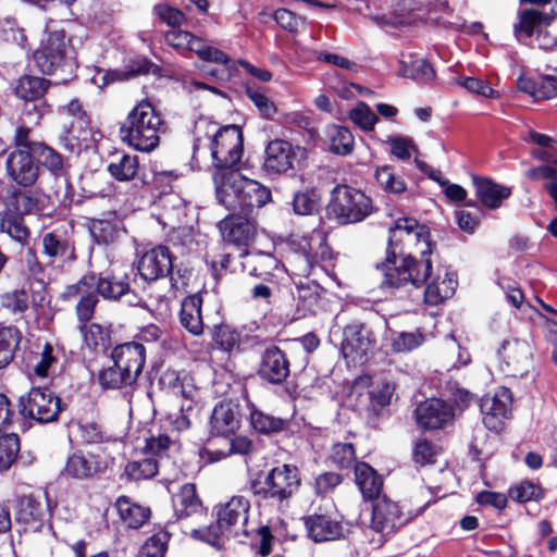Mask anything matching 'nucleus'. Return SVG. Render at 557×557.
I'll return each mask as SVG.
<instances>
[{
    "label": "nucleus",
    "mask_w": 557,
    "mask_h": 557,
    "mask_svg": "<svg viewBox=\"0 0 557 557\" xmlns=\"http://www.w3.org/2000/svg\"><path fill=\"white\" fill-rule=\"evenodd\" d=\"M434 244L428 226L412 218H400L389 228L388 250L381 264L383 284L401 287L411 284L420 287L430 276L432 262L428 258Z\"/></svg>",
    "instance_id": "nucleus-1"
},
{
    "label": "nucleus",
    "mask_w": 557,
    "mask_h": 557,
    "mask_svg": "<svg viewBox=\"0 0 557 557\" xmlns=\"http://www.w3.org/2000/svg\"><path fill=\"white\" fill-rule=\"evenodd\" d=\"M213 182L220 203L243 214H249L253 208H260L271 200L269 188L238 171L214 172Z\"/></svg>",
    "instance_id": "nucleus-2"
},
{
    "label": "nucleus",
    "mask_w": 557,
    "mask_h": 557,
    "mask_svg": "<svg viewBox=\"0 0 557 557\" xmlns=\"http://www.w3.org/2000/svg\"><path fill=\"white\" fill-rule=\"evenodd\" d=\"M163 121L153 106L143 100L127 114L120 127V137L123 143L135 150L150 152L160 143Z\"/></svg>",
    "instance_id": "nucleus-3"
},
{
    "label": "nucleus",
    "mask_w": 557,
    "mask_h": 557,
    "mask_svg": "<svg viewBox=\"0 0 557 557\" xmlns=\"http://www.w3.org/2000/svg\"><path fill=\"white\" fill-rule=\"evenodd\" d=\"M34 59L39 70L47 75L72 71L75 64V51L62 29L47 30Z\"/></svg>",
    "instance_id": "nucleus-4"
},
{
    "label": "nucleus",
    "mask_w": 557,
    "mask_h": 557,
    "mask_svg": "<svg viewBox=\"0 0 557 557\" xmlns=\"http://www.w3.org/2000/svg\"><path fill=\"white\" fill-rule=\"evenodd\" d=\"M374 211L372 200L361 190L337 185L332 190L327 213L339 224L357 223Z\"/></svg>",
    "instance_id": "nucleus-5"
},
{
    "label": "nucleus",
    "mask_w": 557,
    "mask_h": 557,
    "mask_svg": "<svg viewBox=\"0 0 557 557\" xmlns=\"http://www.w3.org/2000/svg\"><path fill=\"white\" fill-rule=\"evenodd\" d=\"M213 131L210 139V151L215 172L235 171L233 168L240 161L243 154V133L236 125H227Z\"/></svg>",
    "instance_id": "nucleus-6"
},
{
    "label": "nucleus",
    "mask_w": 557,
    "mask_h": 557,
    "mask_svg": "<svg viewBox=\"0 0 557 557\" xmlns=\"http://www.w3.org/2000/svg\"><path fill=\"white\" fill-rule=\"evenodd\" d=\"M250 502L244 496H233L215 507L220 535L225 537H247Z\"/></svg>",
    "instance_id": "nucleus-7"
},
{
    "label": "nucleus",
    "mask_w": 557,
    "mask_h": 557,
    "mask_svg": "<svg viewBox=\"0 0 557 557\" xmlns=\"http://www.w3.org/2000/svg\"><path fill=\"white\" fill-rule=\"evenodd\" d=\"M20 414L38 423H50L58 420L61 412V400L48 388H32L20 397Z\"/></svg>",
    "instance_id": "nucleus-8"
},
{
    "label": "nucleus",
    "mask_w": 557,
    "mask_h": 557,
    "mask_svg": "<svg viewBox=\"0 0 557 557\" xmlns=\"http://www.w3.org/2000/svg\"><path fill=\"white\" fill-rule=\"evenodd\" d=\"M92 281L83 276L75 284L67 285L60 295L64 301L77 299L75 313L79 322V332L86 336L87 323L94 318L99 296L92 288Z\"/></svg>",
    "instance_id": "nucleus-9"
},
{
    "label": "nucleus",
    "mask_w": 557,
    "mask_h": 557,
    "mask_svg": "<svg viewBox=\"0 0 557 557\" xmlns=\"http://www.w3.org/2000/svg\"><path fill=\"white\" fill-rule=\"evenodd\" d=\"M498 356L503 371L511 376H524L533 367V348L525 339L505 341Z\"/></svg>",
    "instance_id": "nucleus-10"
},
{
    "label": "nucleus",
    "mask_w": 557,
    "mask_h": 557,
    "mask_svg": "<svg viewBox=\"0 0 557 557\" xmlns=\"http://www.w3.org/2000/svg\"><path fill=\"white\" fill-rule=\"evenodd\" d=\"M300 486L299 471L292 465H282L273 468L264 479L257 494L263 493L265 497L276 500L289 498Z\"/></svg>",
    "instance_id": "nucleus-11"
},
{
    "label": "nucleus",
    "mask_w": 557,
    "mask_h": 557,
    "mask_svg": "<svg viewBox=\"0 0 557 557\" xmlns=\"http://www.w3.org/2000/svg\"><path fill=\"white\" fill-rule=\"evenodd\" d=\"M398 9L391 15L376 17L379 23L391 24L394 26L411 24L416 20H429L438 23L437 17L431 16V11L438 7H444L443 0H397Z\"/></svg>",
    "instance_id": "nucleus-12"
},
{
    "label": "nucleus",
    "mask_w": 557,
    "mask_h": 557,
    "mask_svg": "<svg viewBox=\"0 0 557 557\" xmlns=\"http://www.w3.org/2000/svg\"><path fill=\"white\" fill-rule=\"evenodd\" d=\"M372 332L363 324L355 323L344 329L342 354L347 363L363 364L374 347Z\"/></svg>",
    "instance_id": "nucleus-13"
},
{
    "label": "nucleus",
    "mask_w": 557,
    "mask_h": 557,
    "mask_svg": "<svg viewBox=\"0 0 557 557\" xmlns=\"http://www.w3.org/2000/svg\"><path fill=\"white\" fill-rule=\"evenodd\" d=\"M512 405L511 392L499 387L493 395H485L480 400L482 421L486 429L498 432L509 417Z\"/></svg>",
    "instance_id": "nucleus-14"
},
{
    "label": "nucleus",
    "mask_w": 557,
    "mask_h": 557,
    "mask_svg": "<svg viewBox=\"0 0 557 557\" xmlns=\"http://www.w3.org/2000/svg\"><path fill=\"white\" fill-rule=\"evenodd\" d=\"M37 156L39 163L47 169L57 180H61L64 184V191L61 189L55 190V196L59 201L67 207L73 201V188L70 184L67 176V163L61 153L55 149L44 144L37 146V151L34 153Z\"/></svg>",
    "instance_id": "nucleus-15"
},
{
    "label": "nucleus",
    "mask_w": 557,
    "mask_h": 557,
    "mask_svg": "<svg viewBox=\"0 0 557 557\" xmlns=\"http://www.w3.org/2000/svg\"><path fill=\"white\" fill-rule=\"evenodd\" d=\"M33 154L20 148L13 149L7 157V174L20 186L30 187L39 177V165L35 162Z\"/></svg>",
    "instance_id": "nucleus-16"
},
{
    "label": "nucleus",
    "mask_w": 557,
    "mask_h": 557,
    "mask_svg": "<svg viewBox=\"0 0 557 557\" xmlns=\"http://www.w3.org/2000/svg\"><path fill=\"white\" fill-rule=\"evenodd\" d=\"M407 519L403 516L397 503L386 496L373 502L371 528L383 535H389L403 527Z\"/></svg>",
    "instance_id": "nucleus-17"
},
{
    "label": "nucleus",
    "mask_w": 557,
    "mask_h": 557,
    "mask_svg": "<svg viewBox=\"0 0 557 557\" xmlns=\"http://www.w3.org/2000/svg\"><path fill=\"white\" fill-rule=\"evenodd\" d=\"M138 272L145 281H156L168 276L173 270L170 249L158 246L146 251L139 259Z\"/></svg>",
    "instance_id": "nucleus-18"
},
{
    "label": "nucleus",
    "mask_w": 557,
    "mask_h": 557,
    "mask_svg": "<svg viewBox=\"0 0 557 557\" xmlns=\"http://www.w3.org/2000/svg\"><path fill=\"white\" fill-rule=\"evenodd\" d=\"M418 425L424 430H437L449 423L453 408L442 399L430 398L418 405L414 411Z\"/></svg>",
    "instance_id": "nucleus-19"
},
{
    "label": "nucleus",
    "mask_w": 557,
    "mask_h": 557,
    "mask_svg": "<svg viewBox=\"0 0 557 557\" xmlns=\"http://www.w3.org/2000/svg\"><path fill=\"white\" fill-rule=\"evenodd\" d=\"M299 152H301L300 147H294L286 140H272L265 148L264 170L275 174L285 173L293 168Z\"/></svg>",
    "instance_id": "nucleus-20"
},
{
    "label": "nucleus",
    "mask_w": 557,
    "mask_h": 557,
    "mask_svg": "<svg viewBox=\"0 0 557 557\" xmlns=\"http://www.w3.org/2000/svg\"><path fill=\"white\" fill-rule=\"evenodd\" d=\"M146 360V350L140 343H125L112 351V361L125 372L128 380L134 382L141 373Z\"/></svg>",
    "instance_id": "nucleus-21"
},
{
    "label": "nucleus",
    "mask_w": 557,
    "mask_h": 557,
    "mask_svg": "<svg viewBox=\"0 0 557 557\" xmlns=\"http://www.w3.org/2000/svg\"><path fill=\"white\" fill-rule=\"evenodd\" d=\"M555 18L554 10L540 11L536 9H523L518 12L517 23L513 24L516 38L521 41L523 38H531L543 32L544 27L550 25Z\"/></svg>",
    "instance_id": "nucleus-22"
},
{
    "label": "nucleus",
    "mask_w": 557,
    "mask_h": 557,
    "mask_svg": "<svg viewBox=\"0 0 557 557\" xmlns=\"http://www.w3.org/2000/svg\"><path fill=\"white\" fill-rule=\"evenodd\" d=\"M84 276L92 281V288L99 297L106 300L119 301L123 297H128L127 302L133 304L136 299L128 282L124 278H119L114 275H101L94 272L87 273Z\"/></svg>",
    "instance_id": "nucleus-23"
},
{
    "label": "nucleus",
    "mask_w": 557,
    "mask_h": 557,
    "mask_svg": "<svg viewBox=\"0 0 557 557\" xmlns=\"http://www.w3.org/2000/svg\"><path fill=\"white\" fill-rule=\"evenodd\" d=\"M249 214H230L219 223L224 240L235 245H248L256 234L255 223Z\"/></svg>",
    "instance_id": "nucleus-24"
},
{
    "label": "nucleus",
    "mask_w": 557,
    "mask_h": 557,
    "mask_svg": "<svg viewBox=\"0 0 557 557\" xmlns=\"http://www.w3.org/2000/svg\"><path fill=\"white\" fill-rule=\"evenodd\" d=\"M308 536L317 543L335 541L343 536V525L330 515L313 513L304 519Z\"/></svg>",
    "instance_id": "nucleus-25"
},
{
    "label": "nucleus",
    "mask_w": 557,
    "mask_h": 557,
    "mask_svg": "<svg viewBox=\"0 0 557 557\" xmlns=\"http://www.w3.org/2000/svg\"><path fill=\"white\" fill-rule=\"evenodd\" d=\"M240 424L238 406L232 401L218 404L210 418V432L213 435L230 436L234 434Z\"/></svg>",
    "instance_id": "nucleus-26"
},
{
    "label": "nucleus",
    "mask_w": 557,
    "mask_h": 557,
    "mask_svg": "<svg viewBox=\"0 0 557 557\" xmlns=\"http://www.w3.org/2000/svg\"><path fill=\"white\" fill-rule=\"evenodd\" d=\"M259 374L273 384L282 383L289 374V362L276 346L267 348L262 355Z\"/></svg>",
    "instance_id": "nucleus-27"
},
{
    "label": "nucleus",
    "mask_w": 557,
    "mask_h": 557,
    "mask_svg": "<svg viewBox=\"0 0 557 557\" xmlns=\"http://www.w3.org/2000/svg\"><path fill=\"white\" fill-rule=\"evenodd\" d=\"M4 210L24 215L45 210V197L34 190L14 189L4 200Z\"/></svg>",
    "instance_id": "nucleus-28"
},
{
    "label": "nucleus",
    "mask_w": 557,
    "mask_h": 557,
    "mask_svg": "<svg viewBox=\"0 0 557 557\" xmlns=\"http://www.w3.org/2000/svg\"><path fill=\"white\" fill-rule=\"evenodd\" d=\"M424 284H426L424 299L430 306H437L445 299L450 298L455 294L457 287L456 278L448 272H444L443 275L437 272L433 276L431 271L430 276L422 285Z\"/></svg>",
    "instance_id": "nucleus-29"
},
{
    "label": "nucleus",
    "mask_w": 557,
    "mask_h": 557,
    "mask_svg": "<svg viewBox=\"0 0 557 557\" xmlns=\"http://www.w3.org/2000/svg\"><path fill=\"white\" fill-rule=\"evenodd\" d=\"M42 251L52 262H66L76 259L74 244L65 234L48 232L42 236Z\"/></svg>",
    "instance_id": "nucleus-30"
},
{
    "label": "nucleus",
    "mask_w": 557,
    "mask_h": 557,
    "mask_svg": "<svg viewBox=\"0 0 557 557\" xmlns=\"http://www.w3.org/2000/svg\"><path fill=\"white\" fill-rule=\"evenodd\" d=\"M475 195L490 209H497L511 195V188L502 186L490 178L473 176Z\"/></svg>",
    "instance_id": "nucleus-31"
},
{
    "label": "nucleus",
    "mask_w": 557,
    "mask_h": 557,
    "mask_svg": "<svg viewBox=\"0 0 557 557\" xmlns=\"http://www.w3.org/2000/svg\"><path fill=\"white\" fill-rule=\"evenodd\" d=\"M98 471L99 465L96 456L75 451L67 457L63 474L75 480H87Z\"/></svg>",
    "instance_id": "nucleus-32"
},
{
    "label": "nucleus",
    "mask_w": 557,
    "mask_h": 557,
    "mask_svg": "<svg viewBox=\"0 0 557 557\" xmlns=\"http://www.w3.org/2000/svg\"><path fill=\"white\" fill-rule=\"evenodd\" d=\"M355 479L366 499L374 502L381 498L383 479L372 467L366 462H357L355 466Z\"/></svg>",
    "instance_id": "nucleus-33"
},
{
    "label": "nucleus",
    "mask_w": 557,
    "mask_h": 557,
    "mask_svg": "<svg viewBox=\"0 0 557 557\" xmlns=\"http://www.w3.org/2000/svg\"><path fill=\"white\" fill-rule=\"evenodd\" d=\"M201 306L202 298L198 294L187 296L181 305L180 322L193 335H200L203 332Z\"/></svg>",
    "instance_id": "nucleus-34"
},
{
    "label": "nucleus",
    "mask_w": 557,
    "mask_h": 557,
    "mask_svg": "<svg viewBox=\"0 0 557 557\" xmlns=\"http://www.w3.org/2000/svg\"><path fill=\"white\" fill-rule=\"evenodd\" d=\"M240 257L245 259L243 265L248 268L249 273L259 277H267L272 275L273 271L280 269L278 260L271 253L253 250H246L240 253Z\"/></svg>",
    "instance_id": "nucleus-35"
},
{
    "label": "nucleus",
    "mask_w": 557,
    "mask_h": 557,
    "mask_svg": "<svg viewBox=\"0 0 557 557\" xmlns=\"http://www.w3.org/2000/svg\"><path fill=\"white\" fill-rule=\"evenodd\" d=\"M115 507L121 520L132 529L140 528L150 517L149 508L133 503L127 496L119 497Z\"/></svg>",
    "instance_id": "nucleus-36"
},
{
    "label": "nucleus",
    "mask_w": 557,
    "mask_h": 557,
    "mask_svg": "<svg viewBox=\"0 0 557 557\" xmlns=\"http://www.w3.org/2000/svg\"><path fill=\"white\" fill-rule=\"evenodd\" d=\"M174 511L178 519L189 517L202 510V503L193 483L184 484L173 499Z\"/></svg>",
    "instance_id": "nucleus-37"
},
{
    "label": "nucleus",
    "mask_w": 557,
    "mask_h": 557,
    "mask_svg": "<svg viewBox=\"0 0 557 557\" xmlns=\"http://www.w3.org/2000/svg\"><path fill=\"white\" fill-rule=\"evenodd\" d=\"M140 170L137 156L116 153L108 165V172L119 182H128L138 176Z\"/></svg>",
    "instance_id": "nucleus-38"
},
{
    "label": "nucleus",
    "mask_w": 557,
    "mask_h": 557,
    "mask_svg": "<svg viewBox=\"0 0 557 557\" xmlns=\"http://www.w3.org/2000/svg\"><path fill=\"white\" fill-rule=\"evenodd\" d=\"M325 136L332 152L341 156L351 153L355 140L351 132L347 127L336 124L327 125Z\"/></svg>",
    "instance_id": "nucleus-39"
},
{
    "label": "nucleus",
    "mask_w": 557,
    "mask_h": 557,
    "mask_svg": "<svg viewBox=\"0 0 557 557\" xmlns=\"http://www.w3.org/2000/svg\"><path fill=\"white\" fill-rule=\"evenodd\" d=\"M0 231L21 245H26L30 235L23 216L7 210L1 213Z\"/></svg>",
    "instance_id": "nucleus-40"
},
{
    "label": "nucleus",
    "mask_w": 557,
    "mask_h": 557,
    "mask_svg": "<svg viewBox=\"0 0 557 557\" xmlns=\"http://www.w3.org/2000/svg\"><path fill=\"white\" fill-rule=\"evenodd\" d=\"M45 517V509L33 495L23 496L18 502L16 519L26 525L34 524L37 529Z\"/></svg>",
    "instance_id": "nucleus-41"
},
{
    "label": "nucleus",
    "mask_w": 557,
    "mask_h": 557,
    "mask_svg": "<svg viewBox=\"0 0 557 557\" xmlns=\"http://www.w3.org/2000/svg\"><path fill=\"white\" fill-rule=\"evenodd\" d=\"M50 82L42 77L23 76L18 79L15 94L25 101H35L45 96Z\"/></svg>",
    "instance_id": "nucleus-42"
},
{
    "label": "nucleus",
    "mask_w": 557,
    "mask_h": 557,
    "mask_svg": "<svg viewBox=\"0 0 557 557\" xmlns=\"http://www.w3.org/2000/svg\"><path fill=\"white\" fill-rule=\"evenodd\" d=\"M374 177L380 188L385 193L399 195L407 189L404 178L397 175L389 165L377 168Z\"/></svg>",
    "instance_id": "nucleus-43"
},
{
    "label": "nucleus",
    "mask_w": 557,
    "mask_h": 557,
    "mask_svg": "<svg viewBox=\"0 0 557 557\" xmlns=\"http://www.w3.org/2000/svg\"><path fill=\"white\" fill-rule=\"evenodd\" d=\"M20 343V332L12 326L0 329V369L5 368L13 359Z\"/></svg>",
    "instance_id": "nucleus-44"
},
{
    "label": "nucleus",
    "mask_w": 557,
    "mask_h": 557,
    "mask_svg": "<svg viewBox=\"0 0 557 557\" xmlns=\"http://www.w3.org/2000/svg\"><path fill=\"white\" fill-rule=\"evenodd\" d=\"M250 424L259 433H276L284 429L285 421L255 407L250 411Z\"/></svg>",
    "instance_id": "nucleus-45"
},
{
    "label": "nucleus",
    "mask_w": 557,
    "mask_h": 557,
    "mask_svg": "<svg viewBox=\"0 0 557 557\" xmlns=\"http://www.w3.org/2000/svg\"><path fill=\"white\" fill-rule=\"evenodd\" d=\"M525 175L528 178L533 181H547L544 188L552 197L555 209L557 210V169L549 164H544L529 169L525 172Z\"/></svg>",
    "instance_id": "nucleus-46"
},
{
    "label": "nucleus",
    "mask_w": 557,
    "mask_h": 557,
    "mask_svg": "<svg viewBox=\"0 0 557 557\" xmlns=\"http://www.w3.org/2000/svg\"><path fill=\"white\" fill-rule=\"evenodd\" d=\"M321 196L315 189L296 193L293 199V210L300 215H310L320 208Z\"/></svg>",
    "instance_id": "nucleus-47"
},
{
    "label": "nucleus",
    "mask_w": 557,
    "mask_h": 557,
    "mask_svg": "<svg viewBox=\"0 0 557 557\" xmlns=\"http://www.w3.org/2000/svg\"><path fill=\"white\" fill-rule=\"evenodd\" d=\"M170 534L160 530L149 536L139 550V557H164L168 550Z\"/></svg>",
    "instance_id": "nucleus-48"
},
{
    "label": "nucleus",
    "mask_w": 557,
    "mask_h": 557,
    "mask_svg": "<svg viewBox=\"0 0 557 557\" xmlns=\"http://www.w3.org/2000/svg\"><path fill=\"white\" fill-rule=\"evenodd\" d=\"M213 341L224 351H233L239 348V333L227 324L216 325L213 329Z\"/></svg>",
    "instance_id": "nucleus-49"
},
{
    "label": "nucleus",
    "mask_w": 557,
    "mask_h": 557,
    "mask_svg": "<svg viewBox=\"0 0 557 557\" xmlns=\"http://www.w3.org/2000/svg\"><path fill=\"white\" fill-rule=\"evenodd\" d=\"M20 438L15 433L0 436V470H7L16 460Z\"/></svg>",
    "instance_id": "nucleus-50"
},
{
    "label": "nucleus",
    "mask_w": 557,
    "mask_h": 557,
    "mask_svg": "<svg viewBox=\"0 0 557 557\" xmlns=\"http://www.w3.org/2000/svg\"><path fill=\"white\" fill-rule=\"evenodd\" d=\"M125 474L134 481L153 478L158 472V463L154 459L146 458L139 461H131L125 466Z\"/></svg>",
    "instance_id": "nucleus-51"
},
{
    "label": "nucleus",
    "mask_w": 557,
    "mask_h": 557,
    "mask_svg": "<svg viewBox=\"0 0 557 557\" xmlns=\"http://www.w3.org/2000/svg\"><path fill=\"white\" fill-rule=\"evenodd\" d=\"M99 383L104 388H121L122 386L131 385L133 380L126 377L125 372L113 362L112 366L104 368L100 371L98 376Z\"/></svg>",
    "instance_id": "nucleus-52"
},
{
    "label": "nucleus",
    "mask_w": 557,
    "mask_h": 557,
    "mask_svg": "<svg viewBox=\"0 0 557 557\" xmlns=\"http://www.w3.org/2000/svg\"><path fill=\"white\" fill-rule=\"evenodd\" d=\"M165 41L175 49L197 52V50H199L201 39L195 37L188 32L172 29L166 33Z\"/></svg>",
    "instance_id": "nucleus-53"
},
{
    "label": "nucleus",
    "mask_w": 557,
    "mask_h": 557,
    "mask_svg": "<svg viewBox=\"0 0 557 557\" xmlns=\"http://www.w3.org/2000/svg\"><path fill=\"white\" fill-rule=\"evenodd\" d=\"M424 343L421 332H400L392 338V350L394 352H408L420 347Z\"/></svg>",
    "instance_id": "nucleus-54"
},
{
    "label": "nucleus",
    "mask_w": 557,
    "mask_h": 557,
    "mask_svg": "<svg viewBox=\"0 0 557 557\" xmlns=\"http://www.w3.org/2000/svg\"><path fill=\"white\" fill-rule=\"evenodd\" d=\"M403 64V75L419 82H429L434 78L435 72L431 64L424 59H416L410 64Z\"/></svg>",
    "instance_id": "nucleus-55"
},
{
    "label": "nucleus",
    "mask_w": 557,
    "mask_h": 557,
    "mask_svg": "<svg viewBox=\"0 0 557 557\" xmlns=\"http://www.w3.org/2000/svg\"><path fill=\"white\" fill-rule=\"evenodd\" d=\"M28 295L23 289L5 293L1 296V306L12 314L22 315L28 309Z\"/></svg>",
    "instance_id": "nucleus-56"
},
{
    "label": "nucleus",
    "mask_w": 557,
    "mask_h": 557,
    "mask_svg": "<svg viewBox=\"0 0 557 557\" xmlns=\"http://www.w3.org/2000/svg\"><path fill=\"white\" fill-rule=\"evenodd\" d=\"M349 117L356 125L366 132L372 131L379 121L376 114L364 102H359L354 109H351Z\"/></svg>",
    "instance_id": "nucleus-57"
},
{
    "label": "nucleus",
    "mask_w": 557,
    "mask_h": 557,
    "mask_svg": "<svg viewBox=\"0 0 557 557\" xmlns=\"http://www.w3.org/2000/svg\"><path fill=\"white\" fill-rule=\"evenodd\" d=\"M331 460L341 469L349 468L356 460L354 446L349 443H337L333 445Z\"/></svg>",
    "instance_id": "nucleus-58"
},
{
    "label": "nucleus",
    "mask_w": 557,
    "mask_h": 557,
    "mask_svg": "<svg viewBox=\"0 0 557 557\" xmlns=\"http://www.w3.org/2000/svg\"><path fill=\"white\" fill-rule=\"evenodd\" d=\"M63 111L74 119V122L71 124L70 128L66 131L67 134H72L75 132V127L84 128L88 124V116L83 108V104L79 100L73 99L65 107H63Z\"/></svg>",
    "instance_id": "nucleus-59"
},
{
    "label": "nucleus",
    "mask_w": 557,
    "mask_h": 557,
    "mask_svg": "<svg viewBox=\"0 0 557 557\" xmlns=\"http://www.w3.org/2000/svg\"><path fill=\"white\" fill-rule=\"evenodd\" d=\"M247 97L253 102V104L258 108L260 114L267 119H272L276 113V107L267 96H264L261 91L248 87L246 90Z\"/></svg>",
    "instance_id": "nucleus-60"
},
{
    "label": "nucleus",
    "mask_w": 557,
    "mask_h": 557,
    "mask_svg": "<svg viewBox=\"0 0 557 557\" xmlns=\"http://www.w3.org/2000/svg\"><path fill=\"white\" fill-rule=\"evenodd\" d=\"M509 495L519 503H527L540 498L542 490L540 486L525 481L511 488Z\"/></svg>",
    "instance_id": "nucleus-61"
},
{
    "label": "nucleus",
    "mask_w": 557,
    "mask_h": 557,
    "mask_svg": "<svg viewBox=\"0 0 557 557\" xmlns=\"http://www.w3.org/2000/svg\"><path fill=\"white\" fill-rule=\"evenodd\" d=\"M394 394V386L388 383H379L369 392L373 409H381L388 405Z\"/></svg>",
    "instance_id": "nucleus-62"
},
{
    "label": "nucleus",
    "mask_w": 557,
    "mask_h": 557,
    "mask_svg": "<svg viewBox=\"0 0 557 557\" xmlns=\"http://www.w3.org/2000/svg\"><path fill=\"white\" fill-rule=\"evenodd\" d=\"M343 481L341 474L335 472H324L319 474L314 480V491L319 495H327L332 493Z\"/></svg>",
    "instance_id": "nucleus-63"
},
{
    "label": "nucleus",
    "mask_w": 557,
    "mask_h": 557,
    "mask_svg": "<svg viewBox=\"0 0 557 557\" xmlns=\"http://www.w3.org/2000/svg\"><path fill=\"white\" fill-rule=\"evenodd\" d=\"M153 11L161 21L171 27L181 26L186 20L184 13L181 10L168 4H157L153 8Z\"/></svg>",
    "instance_id": "nucleus-64"
}]
</instances>
